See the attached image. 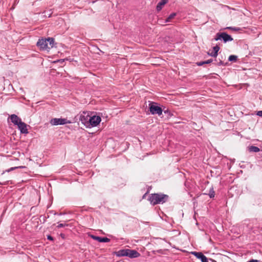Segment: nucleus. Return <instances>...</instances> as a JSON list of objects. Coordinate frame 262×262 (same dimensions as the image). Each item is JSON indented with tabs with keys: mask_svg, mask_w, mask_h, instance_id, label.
<instances>
[{
	"mask_svg": "<svg viewBox=\"0 0 262 262\" xmlns=\"http://www.w3.org/2000/svg\"><path fill=\"white\" fill-rule=\"evenodd\" d=\"M169 196L163 193H152L148 197V200L153 206L159 204H163L168 200Z\"/></svg>",
	"mask_w": 262,
	"mask_h": 262,
	"instance_id": "nucleus-1",
	"label": "nucleus"
},
{
	"mask_svg": "<svg viewBox=\"0 0 262 262\" xmlns=\"http://www.w3.org/2000/svg\"><path fill=\"white\" fill-rule=\"evenodd\" d=\"M54 39L52 37L47 38L39 39L37 42L36 46L39 48L40 50H48L54 47Z\"/></svg>",
	"mask_w": 262,
	"mask_h": 262,
	"instance_id": "nucleus-2",
	"label": "nucleus"
},
{
	"mask_svg": "<svg viewBox=\"0 0 262 262\" xmlns=\"http://www.w3.org/2000/svg\"><path fill=\"white\" fill-rule=\"evenodd\" d=\"M157 104L156 103L154 102H150L149 104V110L152 115L160 116L162 114L163 109Z\"/></svg>",
	"mask_w": 262,
	"mask_h": 262,
	"instance_id": "nucleus-3",
	"label": "nucleus"
},
{
	"mask_svg": "<svg viewBox=\"0 0 262 262\" xmlns=\"http://www.w3.org/2000/svg\"><path fill=\"white\" fill-rule=\"evenodd\" d=\"M51 123L53 125L70 124L72 122L66 118H53L51 120Z\"/></svg>",
	"mask_w": 262,
	"mask_h": 262,
	"instance_id": "nucleus-4",
	"label": "nucleus"
},
{
	"mask_svg": "<svg viewBox=\"0 0 262 262\" xmlns=\"http://www.w3.org/2000/svg\"><path fill=\"white\" fill-rule=\"evenodd\" d=\"M101 120V117L99 116H90L89 121V127L97 126Z\"/></svg>",
	"mask_w": 262,
	"mask_h": 262,
	"instance_id": "nucleus-5",
	"label": "nucleus"
},
{
	"mask_svg": "<svg viewBox=\"0 0 262 262\" xmlns=\"http://www.w3.org/2000/svg\"><path fill=\"white\" fill-rule=\"evenodd\" d=\"M90 116L86 112H83L82 114H79V119L81 123L84 124L86 127H89V121Z\"/></svg>",
	"mask_w": 262,
	"mask_h": 262,
	"instance_id": "nucleus-6",
	"label": "nucleus"
},
{
	"mask_svg": "<svg viewBox=\"0 0 262 262\" xmlns=\"http://www.w3.org/2000/svg\"><path fill=\"white\" fill-rule=\"evenodd\" d=\"M17 126L21 134H27L28 133V129L27 127V125L25 123L21 121L17 125Z\"/></svg>",
	"mask_w": 262,
	"mask_h": 262,
	"instance_id": "nucleus-7",
	"label": "nucleus"
},
{
	"mask_svg": "<svg viewBox=\"0 0 262 262\" xmlns=\"http://www.w3.org/2000/svg\"><path fill=\"white\" fill-rule=\"evenodd\" d=\"M91 237L92 239L96 240L100 243H107L110 241V239L106 237H100L94 235H91Z\"/></svg>",
	"mask_w": 262,
	"mask_h": 262,
	"instance_id": "nucleus-8",
	"label": "nucleus"
},
{
	"mask_svg": "<svg viewBox=\"0 0 262 262\" xmlns=\"http://www.w3.org/2000/svg\"><path fill=\"white\" fill-rule=\"evenodd\" d=\"M191 253L202 262H208L207 258L202 252H192Z\"/></svg>",
	"mask_w": 262,
	"mask_h": 262,
	"instance_id": "nucleus-9",
	"label": "nucleus"
},
{
	"mask_svg": "<svg viewBox=\"0 0 262 262\" xmlns=\"http://www.w3.org/2000/svg\"><path fill=\"white\" fill-rule=\"evenodd\" d=\"M140 255V253L135 250L127 249V256L130 258H137Z\"/></svg>",
	"mask_w": 262,
	"mask_h": 262,
	"instance_id": "nucleus-10",
	"label": "nucleus"
},
{
	"mask_svg": "<svg viewBox=\"0 0 262 262\" xmlns=\"http://www.w3.org/2000/svg\"><path fill=\"white\" fill-rule=\"evenodd\" d=\"M222 39L226 43L228 41H231L233 40V38L226 32H222Z\"/></svg>",
	"mask_w": 262,
	"mask_h": 262,
	"instance_id": "nucleus-11",
	"label": "nucleus"
},
{
	"mask_svg": "<svg viewBox=\"0 0 262 262\" xmlns=\"http://www.w3.org/2000/svg\"><path fill=\"white\" fill-rule=\"evenodd\" d=\"M10 119L11 122L14 124L17 125L19 122L21 121L20 118H19L17 115L15 114L11 115L10 116Z\"/></svg>",
	"mask_w": 262,
	"mask_h": 262,
	"instance_id": "nucleus-12",
	"label": "nucleus"
},
{
	"mask_svg": "<svg viewBox=\"0 0 262 262\" xmlns=\"http://www.w3.org/2000/svg\"><path fill=\"white\" fill-rule=\"evenodd\" d=\"M220 48L219 46L216 45L215 47L213 48V52H212L211 53H208V54L212 57H216L218 55V52L220 50Z\"/></svg>",
	"mask_w": 262,
	"mask_h": 262,
	"instance_id": "nucleus-13",
	"label": "nucleus"
},
{
	"mask_svg": "<svg viewBox=\"0 0 262 262\" xmlns=\"http://www.w3.org/2000/svg\"><path fill=\"white\" fill-rule=\"evenodd\" d=\"M168 0H161V1L158 3L156 7L157 11L158 12L161 11L163 6L165 5L168 2Z\"/></svg>",
	"mask_w": 262,
	"mask_h": 262,
	"instance_id": "nucleus-14",
	"label": "nucleus"
},
{
	"mask_svg": "<svg viewBox=\"0 0 262 262\" xmlns=\"http://www.w3.org/2000/svg\"><path fill=\"white\" fill-rule=\"evenodd\" d=\"M212 61H213V59H210L206 61L197 62H196V64L198 66H202L205 64H209V63H211Z\"/></svg>",
	"mask_w": 262,
	"mask_h": 262,
	"instance_id": "nucleus-15",
	"label": "nucleus"
},
{
	"mask_svg": "<svg viewBox=\"0 0 262 262\" xmlns=\"http://www.w3.org/2000/svg\"><path fill=\"white\" fill-rule=\"evenodd\" d=\"M250 152H257L260 151L259 148L255 146H250L248 147Z\"/></svg>",
	"mask_w": 262,
	"mask_h": 262,
	"instance_id": "nucleus-16",
	"label": "nucleus"
},
{
	"mask_svg": "<svg viewBox=\"0 0 262 262\" xmlns=\"http://www.w3.org/2000/svg\"><path fill=\"white\" fill-rule=\"evenodd\" d=\"M127 249L120 250L118 252V255L119 256H127Z\"/></svg>",
	"mask_w": 262,
	"mask_h": 262,
	"instance_id": "nucleus-17",
	"label": "nucleus"
},
{
	"mask_svg": "<svg viewBox=\"0 0 262 262\" xmlns=\"http://www.w3.org/2000/svg\"><path fill=\"white\" fill-rule=\"evenodd\" d=\"M205 194H208L210 198H213L214 197V195H215V192L213 190V188L212 187L210 190H209V193L208 194L207 193H204Z\"/></svg>",
	"mask_w": 262,
	"mask_h": 262,
	"instance_id": "nucleus-18",
	"label": "nucleus"
},
{
	"mask_svg": "<svg viewBox=\"0 0 262 262\" xmlns=\"http://www.w3.org/2000/svg\"><path fill=\"white\" fill-rule=\"evenodd\" d=\"M237 60V56L234 55H230L228 58V60L229 61H233L236 62Z\"/></svg>",
	"mask_w": 262,
	"mask_h": 262,
	"instance_id": "nucleus-19",
	"label": "nucleus"
},
{
	"mask_svg": "<svg viewBox=\"0 0 262 262\" xmlns=\"http://www.w3.org/2000/svg\"><path fill=\"white\" fill-rule=\"evenodd\" d=\"M176 15V13H172L170 14L169 16L166 18L165 22H169L170 21L171 19L173 18Z\"/></svg>",
	"mask_w": 262,
	"mask_h": 262,
	"instance_id": "nucleus-20",
	"label": "nucleus"
},
{
	"mask_svg": "<svg viewBox=\"0 0 262 262\" xmlns=\"http://www.w3.org/2000/svg\"><path fill=\"white\" fill-rule=\"evenodd\" d=\"M222 32H219L216 34V35L214 38V40L217 41L219 40H222Z\"/></svg>",
	"mask_w": 262,
	"mask_h": 262,
	"instance_id": "nucleus-21",
	"label": "nucleus"
},
{
	"mask_svg": "<svg viewBox=\"0 0 262 262\" xmlns=\"http://www.w3.org/2000/svg\"><path fill=\"white\" fill-rule=\"evenodd\" d=\"M163 112L164 113V114H167L168 117H171L173 115L168 109H163Z\"/></svg>",
	"mask_w": 262,
	"mask_h": 262,
	"instance_id": "nucleus-22",
	"label": "nucleus"
},
{
	"mask_svg": "<svg viewBox=\"0 0 262 262\" xmlns=\"http://www.w3.org/2000/svg\"><path fill=\"white\" fill-rule=\"evenodd\" d=\"M227 29H230V30H233V31H239V30H241V29L239 28H238V27H227Z\"/></svg>",
	"mask_w": 262,
	"mask_h": 262,
	"instance_id": "nucleus-23",
	"label": "nucleus"
},
{
	"mask_svg": "<svg viewBox=\"0 0 262 262\" xmlns=\"http://www.w3.org/2000/svg\"><path fill=\"white\" fill-rule=\"evenodd\" d=\"M67 226H68V225H67V224L60 223V224H59L57 225V227L58 228H60L64 227Z\"/></svg>",
	"mask_w": 262,
	"mask_h": 262,
	"instance_id": "nucleus-24",
	"label": "nucleus"
},
{
	"mask_svg": "<svg viewBox=\"0 0 262 262\" xmlns=\"http://www.w3.org/2000/svg\"><path fill=\"white\" fill-rule=\"evenodd\" d=\"M47 239L52 241H54L53 237L50 235H47Z\"/></svg>",
	"mask_w": 262,
	"mask_h": 262,
	"instance_id": "nucleus-25",
	"label": "nucleus"
},
{
	"mask_svg": "<svg viewBox=\"0 0 262 262\" xmlns=\"http://www.w3.org/2000/svg\"><path fill=\"white\" fill-rule=\"evenodd\" d=\"M256 115L259 117H262V111L257 112Z\"/></svg>",
	"mask_w": 262,
	"mask_h": 262,
	"instance_id": "nucleus-26",
	"label": "nucleus"
},
{
	"mask_svg": "<svg viewBox=\"0 0 262 262\" xmlns=\"http://www.w3.org/2000/svg\"><path fill=\"white\" fill-rule=\"evenodd\" d=\"M217 65L218 66H224L225 64H224V62L223 61L220 60V62L217 63Z\"/></svg>",
	"mask_w": 262,
	"mask_h": 262,
	"instance_id": "nucleus-27",
	"label": "nucleus"
},
{
	"mask_svg": "<svg viewBox=\"0 0 262 262\" xmlns=\"http://www.w3.org/2000/svg\"><path fill=\"white\" fill-rule=\"evenodd\" d=\"M148 193V191H147L143 196H142V199H144L146 198V195Z\"/></svg>",
	"mask_w": 262,
	"mask_h": 262,
	"instance_id": "nucleus-28",
	"label": "nucleus"
},
{
	"mask_svg": "<svg viewBox=\"0 0 262 262\" xmlns=\"http://www.w3.org/2000/svg\"><path fill=\"white\" fill-rule=\"evenodd\" d=\"M60 236H61L62 238H64L65 235H64L63 233H61V234H60Z\"/></svg>",
	"mask_w": 262,
	"mask_h": 262,
	"instance_id": "nucleus-29",
	"label": "nucleus"
},
{
	"mask_svg": "<svg viewBox=\"0 0 262 262\" xmlns=\"http://www.w3.org/2000/svg\"><path fill=\"white\" fill-rule=\"evenodd\" d=\"M14 168H15V167H14V168H11V169H14Z\"/></svg>",
	"mask_w": 262,
	"mask_h": 262,
	"instance_id": "nucleus-30",
	"label": "nucleus"
}]
</instances>
